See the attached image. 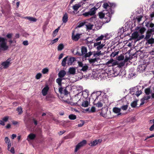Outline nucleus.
<instances>
[{
  "label": "nucleus",
  "mask_w": 154,
  "mask_h": 154,
  "mask_svg": "<svg viewBox=\"0 0 154 154\" xmlns=\"http://www.w3.org/2000/svg\"><path fill=\"white\" fill-rule=\"evenodd\" d=\"M106 96L104 92L98 91L94 92L91 95L93 99H94V97L95 98L93 102L94 104L98 108L101 107L104 103V99L106 98Z\"/></svg>",
  "instance_id": "obj_1"
},
{
  "label": "nucleus",
  "mask_w": 154,
  "mask_h": 154,
  "mask_svg": "<svg viewBox=\"0 0 154 154\" xmlns=\"http://www.w3.org/2000/svg\"><path fill=\"white\" fill-rule=\"evenodd\" d=\"M81 90L80 92L78 94H76L75 96V99L77 100L79 99L77 103L78 105H80L82 103V105L83 107H88L89 105V103L87 101H84V100L87 98L88 96V94L85 91H84L82 92V87H79Z\"/></svg>",
  "instance_id": "obj_2"
},
{
  "label": "nucleus",
  "mask_w": 154,
  "mask_h": 154,
  "mask_svg": "<svg viewBox=\"0 0 154 154\" xmlns=\"http://www.w3.org/2000/svg\"><path fill=\"white\" fill-rule=\"evenodd\" d=\"M108 34H106L104 35H101L95 39L96 42L94 44V47L97 51L101 50L105 46V41L108 39L109 37H107Z\"/></svg>",
  "instance_id": "obj_3"
},
{
  "label": "nucleus",
  "mask_w": 154,
  "mask_h": 154,
  "mask_svg": "<svg viewBox=\"0 0 154 154\" xmlns=\"http://www.w3.org/2000/svg\"><path fill=\"white\" fill-rule=\"evenodd\" d=\"M113 13V11L109 8L108 10H104L103 12L99 13V16L100 18H103V22L104 23L109 22L110 20L112 14Z\"/></svg>",
  "instance_id": "obj_4"
},
{
  "label": "nucleus",
  "mask_w": 154,
  "mask_h": 154,
  "mask_svg": "<svg viewBox=\"0 0 154 154\" xmlns=\"http://www.w3.org/2000/svg\"><path fill=\"white\" fill-rule=\"evenodd\" d=\"M68 57V56H67L63 59L61 63L63 66H65L66 63L68 65H71L75 60V59L74 57H70L69 58Z\"/></svg>",
  "instance_id": "obj_5"
},
{
  "label": "nucleus",
  "mask_w": 154,
  "mask_h": 154,
  "mask_svg": "<svg viewBox=\"0 0 154 154\" xmlns=\"http://www.w3.org/2000/svg\"><path fill=\"white\" fill-rule=\"evenodd\" d=\"M11 63V59L10 58L6 61L3 62L0 65V68L1 69H5L8 68Z\"/></svg>",
  "instance_id": "obj_6"
},
{
  "label": "nucleus",
  "mask_w": 154,
  "mask_h": 154,
  "mask_svg": "<svg viewBox=\"0 0 154 154\" xmlns=\"http://www.w3.org/2000/svg\"><path fill=\"white\" fill-rule=\"evenodd\" d=\"M0 47L1 49L4 50H6L8 48L5 39L3 38L0 37Z\"/></svg>",
  "instance_id": "obj_7"
},
{
  "label": "nucleus",
  "mask_w": 154,
  "mask_h": 154,
  "mask_svg": "<svg viewBox=\"0 0 154 154\" xmlns=\"http://www.w3.org/2000/svg\"><path fill=\"white\" fill-rule=\"evenodd\" d=\"M97 9L96 7H94L91 9L88 12L83 13L82 15L85 17L93 15L95 13V11Z\"/></svg>",
  "instance_id": "obj_8"
},
{
  "label": "nucleus",
  "mask_w": 154,
  "mask_h": 154,
  "mask_svg": "<svg viewBox=\"0 0 154 154\" xmlns=\"http://www.w3.org/2000/svg\"><path fill=\"white\" fill-rule=\"evenodd\" d=\"M78 65L79 67H82L81 71L84 72H86L89 68L88 65L86 64H83L81 62H79Z\"/></svg>",
  "instance_id": "obj_9"
},
{
  "label": "nucleus",
  "mask_w": 154,
  "mask_h": 154,
  "mask_svg": "<svg viewBox=\"0 0 154 154\" xmlns=\"http://www.w3.org/2000/svg\"><path fill=\"white\" fill-rule=\"evenodd\" d=\"M86 143V141L85 140L82 141L79 143L76 146L75 152H76L81 147L85 145Z\"/></svg>",
  "instance_id": "obj_10"
},
{
  "label": "nucleus",
  "mask_w": 154,
  "mask_h": 154,
  "mask_svg": "<svg viewBox=\"0 0 154 154\" xmlns=\"http://www.w3.org/2000/svg\"><path fill=\"white\" fill-rule=\"evenodd\" d=\"M59 92L61 94H63L64 95V98L66 97L68 94V92L66 90V88H59Z\"/></svg>",
  "instance_id": "obj_11"
},
{
  "label": "nucleus",
  "mask_w": 154,
  "mask_h": 154,
  "mask_svg": "<svg viewBox=\"0 0 154 154\" xmlns=\"http://www.w3.org/2000/svg\"><path fill=\"white\" fill-rule=\"evenodd\" d=\"M140 34L139 32H136L133 33L132 34V38L133 39H137V40H139L140 39L143 38L144 37V35L142 36V37L141 38L140 36Z\"/></svg>",
  "instance_id": "obj_12"
},
{
  "label": "nucleus",
  "mask_w": 154,
  "mask_h": 154,
  "mask_svg": "<svg viewBox=\"0 0 154 154\" xmlns=\"http://www.w3.org/2000/svg\"><path fill=\"white\" fill-rule=\"evenodd\" d=\"M151 97L150 96H144L141 100V103H140V105L143 104L145 103L147 101V100Z\"/></svg>",
  "instance_id": "obj_13"
},
{
  "label": "nucleus",
  "mask_w": 154,
  "mask_h": 154,
  "mask_svg": "<svg viewBox=\"0 0 154 154\" xmlns=\"http://www.w3.org/2000/svg\"><path fill=\"white\" fill-rule=\"evenodd\" d=\"M117 64V62H114L113 59H111L108 61L106 63V65L109 66H114Z\"/></svg>",
  "instance_id": "obj_14"
},
{
  "label": "nucleus",
  "mask_w": 154,
  "mask_h": 154,
  "mask_svg": "<svg viewBox=\"0 0 154 154\" xmlns=\"http://www.w3.org/2000/svg\"><path fill=\"white\" fill-rule=\"evenodd\" d=\"M101 141V140L100 139L95 140L94 141H91L89 145L91 146H94L97 144L99 142L100 143Z\"/></svg>",
  "instance_id": "obj_15"
},
{
  "label": "nucleus",
  "mask_w": 154,
  "mask_h": 154,
  "mask_svg": "<svg viewBox=\"0 0 154 154\" xmlns=\"http://www.w3.org/2000/svg\"><path fill=\"white\" fill-rule=\"evenodd\" d=\"M49 88L48 86L46 85L42 90V93L43 96H45L47 94Z\"/></svg>",
  "instance_id": "obj_16"
},
{
  "label": "nucleus",
  "mask_w": 154,
  "mask_h": 154,
  "mask_svg": "<svg viewBox=\"0 0 154 154\" xmlns=\"http://www.w3.org/2000/svg\"><path fill=\"white\" fill-rule=\"evenodd\" d=\"M36 135L35 134L31 133L29 134L26 140L28 141H30V140H34L35 137Z\"/></svg>",
  "instance_id": "obj_17"
},
{
  "label": "nucleus",
  "mask_w": 154,
  "mask_h": 154,
  "mask_svg": "<svg viewBox=\"0 0 154 154\" xmlns=\"http://www.w3.org/2000/svg\"><path fill=\"white\" fill-rule=\"evenodd\" d=\"M81 35V34H79L74 35L73 32L72 35V39L75 41H77Z\"/></svg>",
  "instance_id": "obj_18"
},
{
  "label": "nucleus",
  "mask_w": 154,
  "mask_h": 154,
  "mask_svg": "<svg viewBox=\"0 0 154 154\" xmlns=\"http://www.w3.org/2000/svg\"><path fill=\"white\" fill-rule=\"evenodd\" d=\"M85 25L87 30H91L93 29L94 24L92 23H85Z\"/></svg>",
  "instance_id": "obj_19"
},
{
  "label": "nucleus",
  "mask_w": 154,
  "mask_h": 154,
  "mask_svg": "<svg viewBox=\"0 0 154 154\" xmlns=\"http://www.w3.org/2000/svg\"><path fill=\"white\" fill-rule=\"evenodd\" d=\"M121 109L118 107H115L113 109V111L115 113L117 114L118 115H120L121 114L120 112Z\"/></svg>",
  "instance_id": "obj_20"
},
{
  "label": "nucleus",
  "mask_w": 154,
  "mask_h": 154,
  "mask_svg": "<svg viewBox=\"0 0 154 154\" xmlns=\"http://www.w3.org/2000/svg\"><path fill=\"white\" fill-rule=\"evenodd\" d=\"M103 54L102 53L101 51H94L93 54V56L95 58L103 55Z\"/></svg>",
  "instance_id": "obj_21"
},
{
  "label": "nucleus",
  "mask_w": 154,
  "mask_h": 154,
  "mask_svg": "<svg viewBox=\"0 0 154 154\" xmlns=\"http://www.w3.org/2000/svg\"><path fill=\"white\" fill-rule=\"evenodd\" d=\"M146 69V67L144 65H139L138 67V71L141 72L144 71Z\"/></svg>",
  "instance_id": "obj_22"
},
{
  "label": "nucleus",
  "mask_w": 154,
  "mask_h": 154,
  "mask_svg": "<svg viewBox=\"0 0 154 154\" xmlns=\"http://www.w3.org/2000/svg\"><path fill=\"white\" fill-rule=\"evenodd\" d=\"M66 74V72L64 70L60 71L58 73V76L60 78H62Z\"/></svg>",
  "instance_id": "obj_23"
},
{
  "label": "nucleus",
  "mask_w": 154,
  "mask_h": 154,
  "mask_svg": "<svg viewBox=\"0 0 154 154\" xmlns=\"http://www.w3.org/2000/svg\"><path fill=\"white\" fill-rule=\"evenodd\" d=\"M76 72V68L72 67L69 68L68 72L70 74L74 75L75 74Z\"/></svg>",
  "instance_id": "obj_24"
},
{
  "label": "nucleus",
  "mask_w": 154,
  "mask_h": 154,
  "mask_svg": "<svg viewBox=\"0 0 154 154\" xmlns=\"http://www.w3.org/2000/svg\"><path fill=\"white\" fill-rule=\"evenodd\" d=\"M129 59V58L125 59L124 61L122 62L119 64L118 66H119L120 67H121L124 66L125 64V62H127L128 60Z\"/></svg>",
  "instance_id": "obj_25"
},
{
  "label": "nucleus",
  "mask_w": 154,
  "mask_h": 154,
  "mask_svg": "<svg viewBox=\"0 0 154 154\" xmlns=\"http://www.w3.org/2000/svg\"><path fill=\"white\" fill-rule=\"evenodd\" d=\"M137 90L138 88L137 87L131 88L130 89V92L132 95L134 94V92Z\"/></svg>",
  "instance_id": "obj_26"
},
{
  "label": "nucleus",
  "mask_w": 154,
  "mask_h": 154,
  "mask_svg": "<svg viewBox=\"0 0 154 154\" xmlns=\"http://www.w3.org/2000/svg\"><path fill=\"white\" fill-rule=\"evenodd\" d=\"M68 15L66 13L65 14L63 17L62 20L63 23H66L68 20Z\"/></svg>",
  "instance_id": "obj_27"
},
{
  "label": "nucleus",
  "mask_w": 154,
  "mask_h": 154,
  "mask_svg": "<svg viewBox=\"0 0 154 154\" xmlns=\"http://www.w3.org/2000/svg\"><path fill=\"white\" fill-rule=\"evenodd\" d=\"M25 18L27 19L29 21L32 22H36L37 20L35 18L32 17H25Z\"/></svg>",
  "instance_id": "obj_28"
},
{
  "label": "nucleus",
  "mask_w": 154,
  "mask_h": 154,
  "mask_svg": "<svg viewBox=\"0 0 154 154\" xmlns=\"http://www.w3.org/2000/svg\"><path fill=\"white\" fill-rule=\"evenodd\" d=\"M87 49L86 48L83 47L81 48V52L82 54H85L87 52Z\"/></svg>",
  "instance_id": "obj_29"
},
{
  "label": "nucleus",
  "mask_w": 154,
  "mask_h": 154,
  "mask_svg": "<svg viewBox=\"0 0 154 154\" xmlns=\"http://www.w3.org/2000/svg\"><path fill=\"white\" fill-rule=\"evenodd\" d=\"M80 7V5L79 4H76L73 6L72 8L75 11H76Z\"/></svg>",
  "instance_id": "obj_30"
},
{
  "label": "nucleus",
  "mask_w": 154,
  "mask_h": 154,
  "mask_svg": "<svg viewBox=\"0 0 154 154\" xmlns=\"http://www.w3.org/2000/svg\"><path fill=\"white\" fill-rule=\"evenodd\" d=\"M137 100H136L133 101L131 103V106L132 107L134 108L137 105Z\"/></svg>",
  "instance_id": "obj_31"
},
{
  "label": "nucleus",
  "mask_w": 154,
  "mask_h": 154,
  "mask_svg": "<svg viewBox=\"0 0 154 154\" xmlns=\"http://www.w3.org/2000/svg\"><path fill=\"white\" fill-rule=\"evenodd\" d=\"M64 48V45L63 44H60L57 47V50L58 51H61Z\"/></svg>",
  "instance_id": "obj_32"
},
{
  "label": "nucleus",
  "mask_w": 154,
  "mask_h": 154,
  "mask_svg": "<svg viewBox=\"0 0 154 154\" xmlns=\"http://www.w3.org/2000/svg\"><path fill=\"white\" fill-rule=\"evenodd\" d=\"M49 69L47 68H45L43 69L42 71V72L43 74H45L48 73Z\"/></svg>",
  "instance_id": "obj_33"
},
{
  "label": "nucleus",
  "mask_w": 154,
  "mask_h": 154,
  "mask_svg": "<svg viewBox=\"0 0 154 154\" xmlns=\"http://www.w3.org/2000/svg\"><path fill=\"white\" fill-rule=\"evenodd\" d=\"M42 76V74L39 72L37 73L35 76V78L37 79H39L40 78H41Z\"/></svg>",
  "instance_id": "obj_34"
},
{
  "label": "nucleus",
  "mask_w": 154,
  "mask_h": 154,
  "mask_svg": "<svg viewBox=\"0 0 154 154\" xmlns=\"http://www.w3.org/2000/svg\"><path fill=\"white\" fill-rule=\"evenodd\" d=\"M76 118V116L73 114H71L69 116V118L71 120H75Z\"/></svg>",
  "instance_id": "obj_35"
},
{
  "label": "nucleus",
  "mask_w": 154,
  "mask_h": 154,
  "mask_svg": "<svg viewBox=\"0 0 154 154\" xmlns=\"http://www.w3.org/2000/svg\"><path fill=\"white\" fill-rule=\"evenodd\" d=\"M63 79L62 78L59 77V78L57 79L56 80V82L60 86H61V82Z\"/></svg>",
  "instance_id": "obj_36"
},
{
  "label": "nucleus",
  "mask_w": 154,
  "mask_h": 154,
  "mask_svg": "<svg viewBox=\"0 0 154 154\" xmlns=\"http://www.w3.org/2000/svg\"><path fill=\"white\" fill-rule=\"evenodd\" d=\"M89 61L90 63L92 64L94 63L97 61V60L96 58L94 59H89Z\"/></svg>",
  "instance_id": "obj_37"
},
{
  "label": "nucleus",
  "mask_w": 154,
  "mask_h": 154,
  "mask_svg": "<svg viewBox=\"0 0 154 154\" xmlns=\"http://www.w3.org/2000/svg\"><path fill=\"white\" fill-rule=\"evenodd\" d=\"M119 54V51H115L112 52L110 55L111 57H114Z\"/></svg>",
  "instance_id": "obj_38"
},
{
  "label": "nucleus",
  "mask_w": 154,
  "mask_h": 154,
  "mask_svg": "<svg viewBox=\"0 0 154 154\" xmlns=\"http://www.w3.org/2000/svg\"><path fill=\"white\" fill-rule=\"evenodd\" d=\"M145 92L147 95H149L150 93V90L149 88H147L145 89Z\"/></svg>",
  "instance_id": "obj_39"
},
{
  "label": "nucleus",
  "mask_w": 154,
  "mask_h": 154,
  "mask_svg": "<svg viewBox=\"0 0 154 154\" xmlns=\"http://www.w3.org/2000/svg\"><path fill=\"white\" fill-rule=\"evenodd\" d=\"M128 105H124L122 106H121V109H122L123 110H127L128 109Z\"/></svg>",
  "instance_id": "obj_40"
},
{
  "label": "nucleus",
  "mask_w": 154,
  "mask_h": 154,
  "mask_svg": "<svg viewBox=\"0 0 154 154\" xmlns=\"http://www.w3.org/2000/svg\"><path fill=\"white\" fill-rule=\"evenodd\" d=\"M80 123L78 125V126L79 127H81L84 124L85 122L83 120H81L80 121Z\"/></svg>",
  "instance_id": "obj_41"
},
{
  "label": "nucleus",
  "mask_w": 154,
  "mask_h": 154,
  "mask_svg": "<svg viewBox=\"0 0 154 154\" xmlns=\"http://www.w3.org/2000/svg\"><path fill=\"white\" fill-rule=\"evenodd\" d=\"M142 93V91L140 90H137L136 91V95L138 97Z\"/></svg>",
  "instance_id": "obj_42"
},
{
  "label": "nucleus",
  "mask_w": 154,
  "mask_h": 154,
  "mask_svg": "<svg viewBox=\"0 0 154 154\" xmlns=\"http://www.w3.org/2000/svg\"><path fill=\"white\" fill-rule=\"evenodd\" d=\"M92 54H93L92 52H89L87 53H86L85 55V57H88L91 55Z\"/></svg>",
  "instance_id": "obj_43"
},
{
  "label": "nucleus",
  "mask_w": 154,
  "mask_h": 154,
  "mask_svg": "<svg viewBox=\"0 0 154 154\" xmlns=\"http://www.w3.org/2000/svg\"><path fill=\"white\" fill-rule=\"evenodd\" d=\"M17 112H18L19 114H21L22 112V109L20 107H18L17 109Z\"/></svg>",
  "instance_id": "obj_44"
},
{
  "label": "nucleus",
  "mask_w": 154,
  "mask_h": 154,
  "mask_svg": "<svg viewBox=\"0 0 154 154\" xmlns=\"http://www.w3.org/2000/svg\"><path fill=\"white\" fill-rule=\"evenodd\" d=\"M145 29L144 28L142 27L139 29V32L141 34H142L145 31Z\"/></svg>",
  "instance_id": "obj_45"
},
{
  "label": "nucleus",
  "mask_w": 154,
  "mask_h": 154,
  "mask_svg": "<svg viewBox=\"0 0 154 154\" xmlns=\"http://www.w3.org/2000/svg\"><path fill=\"white\" fill-rule=\"evenodd\" d=\"M58 40V38H56L55 39H54V40H53L51 41V42L50 43V44L51 45H52L54 44V43H55L57 42Z\"/></svg>",
  "instance_id": "obj_46"
},
{
  "label": "nucleus",
  "mask_w": 154,
  "mask_h": 154,
  "mask_svg": "<svg viewBox=\"0 0 154 154\" xmlns=\"http://www.w3.org/2000/svg\"><path fill=\"white\" fill-rule=\"evenodd\" d=\"M103 7L104 8L106 9H107L108 8H109V5L107 3H104L103 5Z\"/></svg>",
  "instance_id": "obj_47"
},
{
  "label": "nucleus",
  "mask_w": 154,
  "mask_h": 154,
  "mask_svg": "<svg viewBox=\"0 0 154 154\" xmlns=\"http://www.w3.org/2000/svg\"><path fill=\"white\" fill-rule=\"evenodd\" d=\"M124 59V57L123 55H121L120 56H119L117 58V60H122Z\"/></svg>",
  "instance_id": "obj_48"
},
{
  "label": "nucleus",
  "mask_w": 154,
  "mask_h": 154,
  "mask_svg": "<svg viewBox=\"0 0 154 154\" xmlns=\"http://www.w3.org/2000/svg\"><path fill=\"white\" fill-rule=\"evenodd\" d=\"M151 36V34L150 33H147L145 37V38L146 39H148L150 38Z\"/></svg>",
  "instance_id": "obj_49"
},
{
  "label": "nucleus",
  "mask_w": 154,
  "mask_h": 154,
  "mask_svg": "<svg viewBox=\"0 0 154 154\" xmlns=\"http://www.w3.org/2000/svg\"><path fill=\"white\" fill-rule=\"evenodd\" d=\"M9 116H6L5 117H4L2 119V120L4 121V122H6L8 121V119H9Z\"/></svg>",
  "instance_id": "obj_50"
},
{
  "label": "nucleus",
  "mask_w": 154,
  "mask_h": 154,
  "mask_svg": "<svg viewBox=\"0 0 154 154\" xmlns=\"http://www.w3.org/2000/svg\"><path fill=\"white\" fill-rule=\"evenodd\" d=\"M59 27H58V28L56 29L53 32V35H56L57 33L59 30Z\"/></svg>",
  "instance_id": "obj_51"
},
{
  "label": "nucleus",
  "mask_w": 154,
  "mask_h": 154,
  "mask_svg": "<svg viewBox=\"0 0 154 154\" xmlns=\"http://www.w3.org/2000/svg\"><path fill=\"white\" fill-rule=\"evenodd\" d=\"M5 141L6 143H7L10 142V139L8 138V137H6L5 139Z\"/></svg>",
  "instance_id": "obj_52"
},
{
  "label": "nucleus",
  "mask_w": 154,
  "mask_h": 154,
  "mask_svg": "<svg viewBox=\"0 0 154 154\" xmlns=\"http://www.w3.org/2000/svg\"><path fill=\"white\" fill-rule=\"evenodd\" d=\"M96 110V109L94 107H92L90 111V112H95Z\"/></svg>",
  "instance_id": "obj_53"
},
{
  "label": "nucleus",
  "mask_w": 154,
  "mask_h": 154,
  "mask_svg": "<svg viewBox=\"0 0 154 154\" xmlns=\"http://www.w3.org/2000/svg\"><path fill=\"white\" fill-rule=\"evenodd\" d=\"M147 42L149 44H152L154 42V41L152 39H149L147 40Z\"/></svg>",
  "instance_id": "obj_54"
},
{
  "label": "nucleus",
  "mask_w": 154,
  "mask_h": 154,
  "mask_svg": "<svg viewBox=\"0 0 154 154\" xmlns=\"http://www.w3.org/2000/svg\"><path fill=\"white\" fill-rule=\"evenodd\" d=\"M84 25V24L83 23H80L76 27L78 28H80L82 26Z\"/></svg>",
  "instance_id": "obj_55"
},
{
  "label": "nucleus",
  "mask_w": 154,
  "mask_h": 154,
  "mask_svg": "<svg viewBox=\"0 0 154 154\" xmlns=\"http://www.w3.org/2000/svg\"><path fill=\"white\" fill-rule=\"evenodd\" d=\"M23 44L24 45H28V42L27 41H24L23 42Z\"/></svg>",
  "instance_id": "obj_56"
},
{
  "label": "nucleus",
  "mask_w": 154,
  "mask_h": 154,
  "mask_svg": "<svg viewBox=\"0 0 154 154\" xmlns=\"http://www.w3.org/2000/svg\"><path fill=\"white\" fill-rule=\"evenodd\" d=\"M12 34L11 33H9L7 35V37L9 38H10L12 37Z\"/></svg>",
  "instance_id": "obj_57"
},
{
  "label": "nucleus",
  "mask_w": 154,
  "mask_h": 154,
  "mask_svg": "<svg viewBox=\"0 0 154 154\" xmlns=\"http://www.w3.org/2000/svg\"><path fill=\"white\" fill-rule=\"evenodd\" d=\"M101 5V3L100 2L98 3L97 5L94 7H96L97 9Z\"/></svg>",
  "instance_id": "obj_58"
},
{
  "label": "nucleus",
  "mask_w": 154,
  "mask_h": 154,
  "mask_svg": "<svg viewBox=\"0 0 154 154\" xmlns=\"http://www.w3.org/2000/svg\"><path fill=\"white\" fill-rule=\"evenodd\" d=\"M0 124L2 125H5V122H4L2 119L0 120Z\"/></svg>",
  "instance_id": "obj_59"
},
{
  "label": "nucleus",
  "mask_w": 154,
  "mask_h": 154,
  "mask_svg": "<svg viewBox=\"0 0 154 154\" xmlns=\"http://www.w3.org/2000/svg\"><path fill=\"white\" fill-rule=\"evenodd\" d=\"M100 115L101 116H103V117H106V114L105 113H104V114H103V112H101L100 113Z\"/></svg>",
  "instance_id": "obj_60"
},
{
  "label": "nucleus",
  "mask_w": 154,
  "mask_h": 154,
  "mask_svg": "<svg viewBox=\"0 0 154 154\" xmlns=\"http://www.w3.org/2000/svg\"><path fill=\"white\" fill-rule=\"evenodd\" d=\"M12 123L14 125H17L18 124V122H17L14 121H12Z\"/></svg>",
  "instance_id": "obj_61"
},
{
  "label": "nucleus",
  "mask_w": 154,
  "mask_h": 154,
  "mask_svg": "<svg viewBox=\"0 0 154 154\" xmlns=\"http://www.w3.org/2000/svg\"><path fill=\"white\" fill-rule=\"evenodd\" d=\"M11 153H14V150L13 147H12L10 150H9Z\"/></svg>",
  "instance_id": "obj_62"
},
{
  "label": "nucleus",
  "mask_w": 154,
  "mask_h": 154,
  "mask_svg": "<svg viewBox=\"0 0 154 154\" xmlns=\"http://www.w3.org/2000/svg\"><path fill=\"white\" fill-rule=\"evenodd\" d=\"M17 135L16 134H12L11 136V138L12 139H14L16 137Z\"/></svg>",
  "instance_id": "obj_63"
},
{
  "label": "nucleus",
  "mask_w": 154,
  "mask_h": 154,
  "mask_svg": "<svg viewBox=\"0 0 154 154\" xmlns=\"http://www.w3.org/2000/svg\"><path fill=\"white\" fill-rule=\"evenodd\" d=\"M149 130L150 131L154 130V126L152 125L149 128Z\"/></svg>",
  "instance_id": "obj_64"
}]
</instances>
